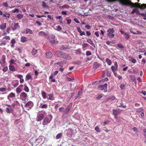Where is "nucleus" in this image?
I'll return each instance as SVG.
<instances>
[{
  "label": "nucleus",
  "mask_w": 146,
  "mask_h": 146,
  "mask_svg": "<svg viewBox=\"0 0 146 146\" xmlns=\"http://www.w3.org/2000/svg\"><path fill=\"white\" fill-rule=\"evenodd\" d=\"M23 17V15L20 14H18L17 16V17L19 19H21Z\"/></svg>",
  "instance_id": "38"
},
{
  "label": "nucleus",
  "mask_w": 146,
  "mask_h": 146,
  "mask_svg": "<svg viewBox=\"0 0 146 146\" xmlns=\"http://www.w3.org/2000/svg\"><path fill=\"white\" fill-rule=\"evenodd\" d=\"M107 84H104V85H100L99 86V89L100 90H105L107 89Z\"/></svg>",
  "instance_id": "11"
},
{
  "label": "nucleus",
  "mask_w": 146,
  "mask_h": 146,
  "mask_svg": "<svg viewBox=\"0 0 146 146\" xmlns=\"http://www.w3.org/2000/svg\"><path fill=\"white\" fill-rule=\"evenodd\" d=\"M48 96H49L48 97V98L47 99L48 100H51L52 99V95L51 94H48Z\"/></svg>",
  "instance_id": "49"
},
{
  "label": "nucleus",
  "mask_w": 146,
  "mask_h": 146,
  "mask_svg": "<svg viewBox=\"0 0 146 146\" xmlns=\"http://www.w3.org/2000/svg\"><path fill=\"white\" fill-rule=\"evenodd\" d=\"M106 61L108 65H111L112 63L111 61L109 58H106Z\"/></svg>",
  "instance_id": "33"
},
{
  "label": "nucleus",
  "mask_w": 146,
  "mask_h": 146,
  "mask_svg": "<svg viewBox=\"0 0 146 146\" xmlns=\"http://www.w3.org/2000/svg\"><path fill=\"white\" fill-rule=\"evenodd\" d=\"M118 106L119 107H122L124 108L126 107V106L125 105H123V103L122 102L120 103L119 105H118Z\"/></svg>",
  "instance_id": "31"
},
{
  "label": "nucleus",
  "mask_w": 146,
  "mask_h": 146,
  "mask_svg": "<svg viewBox=\"0 0 146 146\" xmlns=\"http://www.w3.org/2000/svg\"><path fill=\"white\" fill-rule=\"evenodd\" d=\"M16 42V41L14 39H12L11 41V43L12 44H15Z\"/></svg>",
  "instance_id": "59"
},
{
  "label": "nucleus",
  "mask_w": 146,
  "mask_h": 146,
  "mask_svg": "<svg viewBox=\"0 0 146 146\" xmlns=\"http://www.w3.org/2000/svg\"><path fill=\"white\" fill-rule=\"evenodd\" d=\"M19 11V10L17 9H15L12 11V12L13 13H15L16 12H17V13H18Z\"/></svg>",
  "instance_id": "50"
},
{
  "label": "nucleus",
  "mask_w": 146,
  "mask_h": 146,
  "mask_svg": "<svg viewBox=\"0 0 146 146\" xmlns=\"http://www.w3.org/2000/svg\"><path fill=\"white\" fill-rule=\"evenodd\" d=\"M24 90L27 92H29V89L28 87L27 86L25 85V87L24 88Z\"/></svg>",
  "instance_id": "36"
},
{
  "label": "nucleus",
  "mask_w": 146,
  "mask_h": 146,
  "mask_svg": "<svg viewBox=\"0 0 146 146\" xmlns=\"http://www.w3.org/2000/svg\"><path fill=\"white\" fill-rule=\"evenodd\" d=\"M42 7L45 8L46 7H47L46 3L44 2H42Z\"/></svg>",
  "instance_id": "62"
},
{
  "label": "nucleus",
  "mask_w": 146,
  "mask_h": 146,
  "mask_svg": "<svg viewBox=\"0 0 146 146\" xmlns=\"http://www.w3.org/2000/svg\"><path fill=\"white\" fill-rule=\"evenodd\" d=\"M27 37L23 36L21 38V41L23 42H25L26 41Z\"/></svg>",
  "instance_id": "30"
},
{
  "label": "nucleus",
  "mask_w": 146,
  "mask_h": 146,
  "mask_svg": "<svg viewBox=\"0 0 146 146\" xmlns=\"http://www.w3.org/2000/svg\"><path fill=\"white\" fill-rule=\"evenodd\" d=\"M19 27V25L18 23H15L14 24V27L12 28V29L13 31L16 30Z\"/></svg>",
  "instance_id": "13"
},
{
  "label": "nucleus",
  "mask_w": 146,
  "mask_h": 146,
  "mask_svg": "<svg viewBox=\"0 0 146 146\" xmlns=\"http://www.w3.org/2000/svg\"><path fill=\"white\" fill-rule=\"evenodd\" d=\"M32 106V103L31 101L28 102L25 106V107L28 108H27L28 110H29V109H31Z\"/></svg>",
  "instance_id": "10"
},
{
  "label": "nucleus",
  "mask_w": 146,
  "mask_h": 146,
  "mask_svg": "<svg viewBox=\"0 0 146 146\" xmlns=\"http://www.w3.org/2000/svg\"><path fill=\"white\" fill-rule=\"evenodd\" d=\"M59 53L63 58L70 60L72 58L68 54L61 51H59Z\"/></svg>",
  "instance_id": "6"
},
{
  "label": "nucleus",
  "mask_w": 146,
  "mask_h": 146,
  "mask_svg": "<svg viewBox=\"0 0 146 146\" xmlns=\"http://www.w3.org/2000/svg\"><path fill=\"white\" fill-rule=\"evenodd\" d=\"M22 90V89L20 87H18L16 89V92L17 93L19 94Z\"/></svg>",
  "instance_id": "25"
},
{
  "label": "nucleus",
  "mask_w": 146,
  "mask_h": 146,
  "mask_svg": "<svg viewBox=\"0 0 146 146\" xmlns=\"http://www.w3.org/2000/svg\"><path fill=\"white\" fill-rule=\"evenodd\" d=\"M3 16L5 17L9 18L10 16V14L6 13L3 14Z\"/></svg>",
  "instance_id": "40"
},
{
  "label": "nucleus",
  "mask_w": 146,
  "mask_h": 146,
  "mask_svg": "<svg viewBox=\"0 0 146 146\" xmlns=\"http://www.w3.org/2000/svg\"><path fill=\"white\" fill-rule=\"evenodd\" d=\"M95 130L98 132H100V131L99 127L98 126H96L95 127Z\"/></svg>",
  "instance_id": "45"
},
{
  "label": "nucleus",
  "mask_w": 146,
  "mask_h": 146,
  "mask_svg": "<svg viewBox=\"0 0 146 146\" xmlns=\"http://www.w3.org/2000/svg\"><path fill=\"white\" fill-rule=\"evenodd\" d=\"M39 107L40 108L46 109L48 108V105L47 104H41Z\"/></svg>",
  "instance_id": "19"
},
{
  "label": "nucleus",
  "mask_w": 146,
  "mask_h": 146,
  "mask_svg": "<svg viewBox=\"0 0 146 146\" xmlns=\"http://www.w3.org/2000/svg\"><path fill=\"white\" fill-rule=\"evenodd\" d=\"M12 105L13 107H17L20 106V104L17 101H15L12 104Z\"/></svg>",
  "instance_id": "15"
},
{
  "label": "nucleus",
  "mask_w": 146,
  "mask_h": 146,
  "mask_svg": "<svg viewBox=\"0 0 146 146\" xmlns=\"http://www.w3.org/2000/svg\"><path fill=\"white\" fill-rule=\"evenodd\" d=\"M145 51V49L144 48H139V52H143Z\"/></svg>",
  "instance_id": "57"
},
{
  "label": "nucleus",
  "mask_w": 146,
  "mask_h": 146,
  "mask_svg": "<svg viewBox=\"0 0 146 146\" xmlns=\"http://www.w3.org/2000/svg\"><path fill=\"white\" fill-rule=\"evenodd\" d=\"M6 23H4L1 25L0 29L2 30H3L6 28Z\"/></svg>",
  "instance_id": "26"
},
{
  "label": "nucleus",
  "mask_w": 146,
  "mask_h": 146,
  "mask_svg": "<svg viewBox=\"0 0 146 146\" xmlns=\"http://www.w3.org/2000/svg\"><path fill=\"white\" fill-rule=\"evenodd\" d=\"M140 93L143 94L144 96L146 95V92L145 91L142 90L140 92Z\"/></svg>",
  "instance_id": "63"
},
{
  "label": "nucleus",
  "mask_w": 146,
  "mask_h": 146,
  "mask_svg": "<svg viewBox=\"0 0 146 146\" xmlns=\"http://www.w3.org/2000/svg\"><path fill=\"white\" fill-rule=\"evenodd\" d=\"M108 99L110 100H113L115 99V97L114 96H112L109 97L108 98Z\"/></svg>",
  "instance_id": "37"
},
{
  "label": "nucleus",
  "mask_w": 146,
  "mask_h": 146,
  "mask_svg": "<svg viewBox=\"0 0 146 146\" xmlns=\"http://www.w3.org/2000/svg\"><path fill=\"white\" fill-rule=\"evenodd\" d=\"M114 66H112L111 68L113 72L117 71L118 70V64L117 62H115L114 63Z\"/></svg>",
  "instance_id": "8"
},
{
  "label": "nucleus",
  "mask_w": 146,
  "mask_h": 146,
  "mask_svg": "<svg viewBox=\"0 0 146 146\" xmlns=\"http://www.w3.org/2000/svg\"><path fill=\"white\" fill-rule=\"evenodd\" d=\"M6 91V89L5 88H0V91L1 92H4Z\"/></svg>",
  "instance_id": "54"
},
{
  "label": "nucleus",
  "mask_w": 146,
  "mask_h": 146,
  "mask_svg": "<svg viewBox=\"0 0 146 146\" xmlns=\"http://www.w3.org/2000/svg\"><path fill=\"white\" fill-rule=\"evenodd\" d=\"M62 135V134L61 133H58L57 135L56 136V139H59L61 137Z\"/></svg>",
  "instance_id": "44"
},
{
  "label": "nucleus",
  "mask_w": 146,
  "mask_h": 146,
  "mask_svg": "<svg viewBox=\"0 0 146 146\" xmlns=\"http://www.w3.org/2000/svg\"><path fill=\"white\" fill-rule=\"evenodd\" d=\"M89 45L88 44L86 43H83L82 44V49L83 50H84V48H86V47L87 46Z\"/></svg>",
  "instance_id": "43"
},
{
  "label": "nucleus",
  "mask_w": 146,
  "mask_h": 146,
  "mask_svg": "<svg viewBox=\"0 0 146 146\" xmlns=\"http://www.w3.org/2000/svg\"><path fill=\"white\" fill-rule=\"evenodd\" d=\"M71 109V108L68 106L66 108L65 110L63 111L62 114L63 116L67 115L68 114L70 111Z\"/></svg>",
  "instance_id": "9"
},
{
  "label": "nucleus",
  "mask_w": 146,
  "mask_h": 146,
  "mask_svg": "<svg viewBox=\"0 0 146 146\" xmlns=\"http://www.w3.org/2000/svg\"><path fill=\"white\" fill-rule=\"evenodd\" d=\"M138 69L137 68H135L133 70V73L134 74L137 73L138 71Z\"/></svg>",
  "instance_id": "58"
},
{
  "label": "nucleus",
  "mask_w": 146,
  "mask_h": 146,
  "mask_svg": "<svg viewBox=\"0 0 146 146\" xmlns=\"http://www.w3.org/2000/svg\"><path fill=\"white\" fill-rule=\"evenodd\" d=\"M74 21L77 23H80L78 19L76 18H75L74 19Z\"/></svg>",
  "instance_id": "64"
},
{
  "label": "nucleus",
  "mask_w": 146,
  "mask_h": 146,
  "mask_svg": "<svg viewBox=\"0 0 146 146\" xmlns=\"http://www.w3.org/2000/svg\"><path fill=\"white\" fill-rule=\"evenodd\" d=\"M62 7L63 9H68L69 8V6L65 4L62 5Z\"/></svg>",
  "instance_id": "46"
},
{
  "label": "nucleus",
  "mask_w": 146,
  "mask_h": 146,
  "mask_svg": "<svg viewBox=\"0 0 146 146\" xmlns=\"http://www.w3.org/2000/svg\"><path fill=\"white\" fill-rule=\"evenodd\" d=\"M101 66V64L96 62L94 64V66L96 68H98L100 67Z\"/></svg>",
  "instance_id": "29"
},
{
  "label": "nucleus",
  "mask_w": 146,
  "mask_h": 146,
  "mask_svg": "<svg viewBox=\"0 0 146 146\" xmlns=\"http://www.w3.org/2000/svg\"><path fill=\"white\" fill-rule=\"evenodd\" d=\"M8 69V67L7 66L3 68L2 69L3 71L4 72H6Z\"/></svg>",
  "instance_id": "52"
},
{
  "label": "nucleus",
  "mask_w": 146,
  "mask_h": 146,
  "mask_svg": "<svg viewBox=\"0 0 146 146\" xmlns=\"http://www.w3.org/2000/svg\"><path fill=\"white\" fill-rule=\"evenodd\" d=\"M125 85L123 84H121L120 86V87L121 89V90H123L125 89Z\"/></svg>",
  "instance_id": "42"
},
{
  "label": "nucleus",
  "mask_w": 146,
  "mask_h": 146,
  "mask_svg": "<svg viewBox=\"0 0 146 146\" xmlns=\"http://www.w3.org/2000/svg\"><path fill=\"white\" fill-rule=\"evenodd\" d=\"M52 119V116L50 114L44 117L42 120V124L37 125L38 128L42 131L45 129V126L47 125L51 121Z\"/></svg>",
  "instance_id": "2"
},
{
  "label": "nucleus",
  "mask_w": 146,
  "mask_h": 146,
  "mask_svg": "<svg viewBox=\"0 0 146 146\" xmlns=\"http://www.w3.org/2000/svg\"><path fill=\"white\" fill-rule=\"evenodd\" d=\"M107 32V35L109 38H113L114 37L115 35L114 33L115 32V31L113 29H109Z\"/></svg>",
  "instance_id": "5"
},
{
  "label": "nucleus",
  "mask_w": 146,
  "mask_h": 146,
  "mask_svg": "<svg viewBox=\"0 0 146 146\" xmlns=\"http://www.w3.org/2000/svg\"><path fill=\"white\" fill-rule=\"evenodd\" d=\"M26 33L27 34L29 33L30 34H33L32 31L30 29L28 28H27L26 30Z\"/></svg>",
  "instance_id": "23"
},
{
  "label": "nucleus",
  "mask_w": 146,
  "mask_h": 146,
  "mask_svg": "<svg viewBox=\"0 0 146 146\" xmlns=\"http://www.w3.org/2000/svg\"><path fill=\"white\" fill-rule=\"evenodd\" d=\"M7 106H8L9 108H6L5 111L7 113H10L13 110L12 109L11 107V106L10 105H7Z\"/></svg>",
  "instance_id": "12"
},
{
  "label": "nucleus",
  "mask_w": 146,
  "mask_h": 146,
  "mask_svg": "<svg viewBox=\"0 0 146 146\" xmlns=\"http://www.w3.org/2000/svg\"><path fill=\"white\" fill-rule=\"evenodd\" d=\"M87 42L92 45L94 47H95L94 44L93 42V41L90 38H89L87 40Z\"/></svg>",
  "instance_id": "18"
},
{
  "label": "nucleus",
  "mask_w": 146,
  "mask_h": 146,
  "mask_svg": "<svg viewBox=\"0 0 146 146\" xmlns=\"http://www.w3.org/2000/svg\"><path fill=\"white\" fill-rule=\"evenodd\" d=\"M15 97V94L13 92L9 94L7 96V98L8 99H9V98H13Z\"/></svg>",
  "instance_id": "22"
},
{
  "label": "nucleus",
  "mask_w": 146,
  "mask_h": 146,
  "mask_svg": "<svg viewBox=\"0 0 146 146\" xmlns=\"http://www.w3.org/2000/svg\"><path fill=\"white\" fill-rule=\"evenodd\" d=\"M141 15L144 17L143 19L144 20H146V14L143 13H142Z\"/></svg>",
  "instance_id": "51"
},
{
  "label": "nucleus",
  "mask_w": 146,
  "mask_h": 146,
  "mask_svg": "<svg viewBox=\"0 0 146 146\" xmlns=\"http://www.w3.org/2000/svg\"><path fill=\"white\" fill-rule=\"evenodd\" d=\"M107 1L109 2H113L119 1L122 5L127 6H130L132 8L133 7L135 8H139L141 9L146 8V4L143 3L140 5V3H133L129 0H107Z\"/></svg>",
  "instance_id": "1"
},
{
  "label": "nucleus",
  "mask_w": 146,
  "mask_h": 146,
  "mask_svg": "<svg viewBox=\"0 0 146 146\" xmlns=\"http://www.w3.org/2000/svg\"><path fill=\"white\" fill-rule=\"evenodd\" d=\"M117 46L119 48H120L121 49H123L124 48V47L123 45L120 43L118 44L117 45Z\"/></svg>",
  "instance_id": "39"
},
{
  "label": "nucleus",
  "mask_w": 146,
  "mask_h": 146,
  "mask_svg": "<svg viewBox=\"0 0 146 146\" xmlns=\"http://www.w3.org/2000/svg\"><path fill=\"white\" fill-rule=\"evenodd\" d=\"M124 34L126 35V36H125V38L127 40L130 38V36L129 34V33H124Z\"/></svg>",
  "instance_id": "35"
},
{
  "label": "nucleus",
  "mask_w": 146,
  "mask_h": 146,
  "mask_svg": "<svg viewBox=\"0 0 146 146\" xmlns=\"http://www.w3.org/2000/svg\"><path fill=\"white\" fill-rule=\"evenodd\" d=\"M64 107H61L59 108V111L60 112H63L64 111Z\"/></svg>",
  "instance_id": "48"
},
{
  "label": "nucleus",
  "mask_w": 146,
  "mask_h": 146,
  "mask_svg": "<svg viewBox=\"0 0 146 146\" xmlns=\"http://www.w3.org/2000/svg\"><path fill=\"white\" fill-rule=\"evenodd\" d=\"M9 68V70L11 71L14 72L16 70L15 68L13 65H10Z\"/></svg>",
  "instance_id": "21"
},
{
  "label": "nucleus",
  "mask_w": 146,
  "mask_h": 146,
  "mask_svg": "<svg viewBox=\"0 0 146 146\" xmlns=\"http://www.w3.org/2000/svg\"><path fill=\"white\" fill-rule=\"evenodd\" d=\"M112 111L113 115H118L120 113V111L117 109H113V110Z\"/></svg>",
  "instance_id": "17"
},
{
  "label": "nucleus",
  "mask_w": 146,
  "mask_h": 146,
  "mask_svg": "<svg viewBox=\"0 0 146 146\" xmlns=\"http://www.w3.org/2000/svg\"><path fill=\"white\" fill-rule=\"evenodd\" d=\"M47 57L48 58H51L52 56V54L51 52L50 51H48L46 54Z\"/></svg>",
  "instance_id": "14"
},
{
  "label": "nucleus",
  "mask_w": 146,
  "mask_h": 146,
  "mask_svg": "<svg viewBox=\"0 0 146 146\" xmlns=\"http://www.w3.org/2000/svg\"><path fill=\"white\" fill-rule=\"evenodd\" d=\"M46 112L45 111H42L41 112L38 113L37 114V116L36 118V121H40L43 120L44 118V116Z\"/></svg>",
  "instance_id": "4"
},
{
  "label": "nucleus",
  "mask_w": 146,
  "mask_h": 146,
  "mask_svg": "<svg viewBox=\"0 0 146 146\" xmlns=\"http://www.w3.org/2000/svg\"><path fill=\"white\" fill-rule=\"evenodd\" d=\"M55 36L54 34L51 35L48 37L49 42L51 44H56L58 43V41H57L55 39Z\"/></svg>",
  "instance_id": "3"
},
{
  "label": "nucleus",
  "mask_w": 146,
  "mask_h": 146,
  "mask_svg": "<svg viewBox=\"0 0 146 146\" xmlns=\"http://www.w3.org/2000/svg\"><path fill=\"white\" fill-rule=\"evenodd\" d=\"M86 55L87 56H90L92 54L91 52L90 51H88L86 52Z\"/></svg>",
  "instance_id": "56"
},
{
  "label": "nucleus",
  "mask_w": 146,
  "mask_h": 146,
  "mask_svg": "<svg viewBox=\"0 0 146 146\" xmlns=\"http://www.w3.org/2000/svg\"><path fill=\"white\" fill-rule=\"evenodd\" d=\"M38 35L39 36H47V34L46 33L42 31L38 33Z\"/></svg>",
  "instance_id": "20"
},
{
  "label": "nucleus",
  "mask_w": 146,
  "mask_h": 146,
  "mask_svg": "<svg viewBox=\"0 0 146 146\" xmlns=\"http://www.w3.org/2000/svg\"><path fill=\"white\" fill-rule=\"evenodd\" d=\"M129 77L131 80H132L133 82H136V79L135 76H134L130 75L129 76Z\"/></svg>",
  "instance_id": "34"
},
{
  "label": "nucleus",
  "mask_w": 146,
  "mask_h": 146,
  "mask_svg": "<svg viewBox=\"0 0 146 146\" xmlns=\"http://www.w3.org/2000/svg\"><path fill=\"white\" fill-rule=\"evenodd\" d=\"M6 56L5 55H3L2 56V62L3 63H5L6 62Z\"/></svg>",
  "instance_id": "32"
},
{
  "label": "nucleus",
  "mask_w": 146,
  "mask_h": 146,
  "mask_svg": "<svg viewBox=\"0 0 146 146\" xmlns=\"http://www.w3.org/2000/svg\"><path fill=\"white\" fill-rule=\"evenodd\" d=\"M37 50L36 49H35L34 48H33L31 52L32 54L33 55H34L36 54L37 53Z\"/></svg>",
  "instance_id": "27"
},
{
  "label": "nucleus",
  "mask_w": 146,
  "mask_h": 146,
  "mask_svg": "<svg viewBox=\"0 0 146 146\" xmlns=\"http://www.w3.org/2000/svg\"><path fill=\"white\" fill-rule=\"evenodd\" d=\"M10 65L11 64H15V61L14 60L11 59L10 61Z\"/></svg>",
  "instance_id": "61"
},
{
  "label": "nucleus",
  "mask_w": 146,
  "mask_h": 146,
  "mask_svg": "<svg viewBox=\"0 0 146 146\" xmlns=\"http://www.w3.org/2000/svg\"><path fill=\"white\" fill-rule=\"evenodd\" d=\"M114 115V118L116 119V121L117 122H119L120 121V120H118V118L117 117V115Z\"/></svg>",
  "instance_id": "53"
},
{
  "label": "nucleus",
  "mask_w": 146,
  "mask_h": 146,
  "mask_svg": "<svg viewBox=\"0 0 146 146\" xmlns=\"http://www.w3.org/2000/svg\"><path fill=\"white\" fill-rule=\"evenodd\" d=\"M137 8H135L134 9H133L132 11L131 12V14H133L135 13H136V11H137Z\"/></svg>",
  "instance_id": "47"
},
{
  "label": "nucleus",
  "mask_w": 146,
  "mask_h": 146,
  "mask_svg": "<svg viewBox=\"0 0 146 146\" xmlns=\"http://www.w3.org/2000/svg\"><path fill=\"white\" fill-rule=\"evenodd\" d=\"M62 29L61 27L60 26H58L57 27V30L58 31H61Z\"/></svg>",
  "instance_id": "60"
},
{
  "label": "nucleus",
  "mask_w": 146,
  "mask_h": 146,
  "mask_svg": "<svg viewBox=\"0 0 146 146\" xmlns=\"http://www.w3.org/2000/svg\"><path fill=\"white\" fill-rule=\"evenodd\" d=\"M103 97V96L102 94L99 95L96 98V99L97 100H99L100 99Z\"/></svg>",
  "instance_id": "55"
},
{
  "label": "nucleus",
  "mask_w": 146,
  "mask_h": 146,
  "mask_svg": "<svg viewBox=\"0 0 146 146\" xmlns=\"http://www.w3.org/2000/svg\"><path fill=\"white\" fill-rule=\"evenodd\" d=\"M42 96L44 99H45L46 97V93L45 92H42Z\"/></svg>",
  "instance_id": "41"
},
{
  "label": "nucleus",
  "mask_w": 146,
  "mask_h": 146,
  "mask_svg": "<svg viewBox=\"0 0 146 146\" xmlns=\"http://www.w3.org/2000/svg\"><path fill=\"white\" fill-rule=\"evenodd\" d=\"M72 135V130L71 129L68 130L67 135L68 137H71Z\"/></svg>",
  "instance_id": "28"
},
{
  "label": "nucleus",
  "mask_w": 146,
  "mask_h": 146,
  "mask_svg": "<svg viewBox=\"0 0 146 146\" xmlns=\"http://www.w3.org/2000/svg\"><path fill=\"white\" fill-rule=\"evenodd\" d=\"M20 99L23 100H25L27 97V94L24 92H22L20 94Z\"/></svg>",
  "instance_id": "7"
},
{
  "label": "nucleus",
  "mask_w": 146,
  "mask_h": 146,
  "mask_svg": "<svg viewBox=\"0 0 146 146\" xmlns=\"http://www.w3.org/2000/svg\"><path fill=\"white\" fill-rule=\"evenodd\" d=\"M129 58V60L131 61V62L133 63H135L136 62V60L134 59L131 56H130L128 57Z\"/></svg>",
  "instance_id": "24"
},
{
  "label": "nucleus",
  "mask_w": 146,
  "mask_h": 146,
  "mask_svg": "<svg viewBox=\"0 0 146 146\" xmlns=\"http://www.w3.org/2000/svg\"><path fill=\"white\" fill-rule=\"evenodd\" d=\"M32 79V77L30 74H28L26 76L25 79L26 81H27L30 80Z\"/></svg>",
  "instance_id": "16"
}]
</instances>
